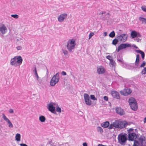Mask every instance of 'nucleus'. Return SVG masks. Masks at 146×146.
<instances>
[{
    "mask_svg": "<svg viewBox=\"0 0 146 146\" xmlns=\"http://www.w3.org/2000/svg\"><path fill=\"white\" fill-rule=\"evenodd\" d=\"M128 35L127 34H123L119 36H116L115 38L113 40L112 44L115 46L120 42H123L126 41Z\"/></svg>",
    "mask_w": 146,
    "mask_h": 146,
    "instance_id": "obj_1",
    "label": "nucleus"
},
{
    "mask_svg": "<svg viewBox=\"0 0 146 146\" xmlns=\"http://www.w3.org/2000/svg\"><path fill=\"white\" fill-rule=\"evenodd\" d=\"M115 128L122 129L125 128L128 125V123L125 120L121 121L120 119L116 120L114 121Z\"/></svg>",
    "mask_w": 146,
    "mask_h": 146,
    "instance_id": "obj_2",
    "label": "nucleus"
},
{
    "mask_svg": "<svg viewBox=\"0 0 146 146\" xmlns=\"http://www.w3.org/2000/svg\"><path fill=\"white\" fill-rule=\"evenodd\" d=\"M128 102L131 109L134 111L138 109L137 103L136 99L133 97L129 98Z\"/></svg>",
    "mask_w": 146,
    "mask_h": 146,
    "instance_id": "obj_3",
    "label": "nucleus"
},
{
    "mask_svg": "<svg viewBox=\"0 0 146 146\" xmlns=\"http://www.w3.org/2000/svg\"><path fill=\"white\" fill-rule=\"evenodd\" d=\"M76 44V41L73 39H70L68 41L66 47L69 52H73L72 50L74 49Z\"/></svg>",
    "mask_w": 146,
    "mask_h": 146,
    "instance_id": "obj_4",
    "label": "nucleus"
},
{
    "mask_svg": "<svg viewBox=\"0 0 146 146\" xmlns=\"http://www.w3.org/2000/svg\"><path fill=\"white\" fill-rule=\"evenodd\" d=\"M60 73L58 72L53 76L50 81V84L51 86H54L60 80Z\"/></svg>",
    "mask_w": 146,
    "mask_h": 146,
    "instance_id": "obj_5",
    "label": "nucleus"
},
{
    "mask_svg": "<svg viewBox=\"0 0 146 146\" xmlns=\"http://www.w3.org/2000/svg\"><path fill=\"white\" fill-rule=\"evenodd\" d=\"M134 130L132 128H130L127 130L128 134L127 140L129 141H133L135 139L136 133L134 132Z\"/></svg>",
    "mask_w": 146,
    "mask_h": 146,
    "instance_id": "obj_6",
    "label": "nucleus"
},
{
    "mask_svg": "<svg viewBox=\"0 0 146 146\" xmlns=\"http://www.w3.org/2000/svg\"><path fill=\"white\" fill-rule=\"evenodd\" d=\"M118 142L122 145H125L127 140V134L125 133L124 134H120L119 135L118 137Z\"/></svg>",
    "mask_w": 146,
    "mask_h": 146,
    "instance_id": "obj_7",
    "label": "nucleus"
},
{
    "mask_svg": "<svg viewBox=\"0 0 146 146\" xmlns=\"http://www.w3.org/2000/svg\"><path fill=\"white\" fill-rule=\"evenodd\" d=\"M54 104H55L54 103L52 102H51L47 105L46 107L48 110L51 113L55 115H57L55 110V107L54 106Z\"/></svg>",
    "mask_w": 146,
    "mask_h": 146,
    "instance_id": "obj_8",
    "label": "nucleus"
},
{
    "mask_svg": "<svg viewBox=\"0 0 146 146\" xmlns=\"http://www.w3.org/2000/svg\"><path fill=\"white\" fill-rule=\"evenodd\" d=\"M131 46V45L130 44L127 43H122L120 44L118 46L117 48L116 49L115 52H119L121 50L127 48H128Z\"/></svg>",
    "mask_w": 146,
    "mask_h": 146,
    "instance_id": "obj_9",
    "label": "nucleus"
},
{
    "mask_svg": "<svg viewBox=\"0 0 146 146\" xmlns=\"http://www.w3.org/2000/svg\"><path fill=\"white\" fill-rule=\"evenodd\" d=\"M132 92V90L130 88H127L124 89L123 90L120 91V93L121 95L126 96L130 94Z\"/></svg>",
    "mask_w": 146,
    "mask_h": 146,
    "instance_id": "obj_10",
    "label": "nucleus"
},
{
    "mask_svg": "<svg viewBox=\"0 0 146 146\" xmlns=\"http://www.w3.org/2000/svg\"><path fill=\"white\" fill-rule=\"evenodd\" d=\"M84 96L86 104L88 106H90L92 104V102L89 95L85 93L84 94Z\"/></svg>",
    "mask_w": 146,
    "mask_h": 146,
    "instance_id": "obj_11",
    "label": "nucleus"
},
{
    "mask_svg": "<svg viewBox=\"0 0 146 146\" xmlns=\"http://www.w3.org/2000/svg\"><path fill=\"white\" fill-rule=\"evenodd\" d=\"M130 35L132 38L136 37H141L142 36L139 32L135 30H133L131 31Z\"/></svg>",
    "mask_w": 146,
    "mask_h": 146,
    "instance_id": "obj_12",
    "label": "nucleus"
},
{
    "mask_svg": "<svg viewBox=\"0 0 146 146\" xmlns=\"http://www.w3.org/2000/svg\"><path fill=\"white\" fill-rule=\"evenodd\" d=\"M115 110L116 113L120 115H123L125 114V113L124 110L121 108L116 107Z\"/></svg>",
    "mask_w": 146,
    "mask_h": 146,
    "instance_id": "obj_13",
    "label": "nucleus"
},
{
    "mask_svg": "<svg viewBox=\"0 0 146 146\" xmlns=\"http://www.w3.org/2000/svg\"><path fill=\"white\" fill-rule=\"evenodd\" d=\"M111 94L113 98L117 99H119L120 97L118 92L115 91H111Z\"/></svg>",
    "mask_w": 146,
    "mask_h": 146,
    "instance_id": "obj_14",
    "label": "nucleus"
},
{
    "mask_svg": "<svg viewBox=\"0 0 146 146\" xmlns=\"http://www.w3.org/2000/svg\"><path fill=\"white\" fill-rule=\"evenodd\" d=\"M67 14L66 13H63L61 14L58 18V21L59 22H62L64 19L67 17Z\"/></svg>",
    "mask_w": 146,
    "mask_h": 146,
    "instance_id": "obj_15",
    "label": "nucleus"
},
{
    "mask_svg": "<svg viewBox=\"0 0 146 146\" xmlns=\"http://www.w3.org/2000/svg\"><path fill=\"white\" fill-rule=\"evenodd\" d=\"M15 57L16 63L18 64V66L20 65L22 63L23 59L21 56H15Z\"/></svg>",
    "mask_w": 146,
    "mask_h": 146,
    "instance_id": "obj_16",
    "label": "nucleus"
},
{
    "mask_svg": "<svg viewBox=\"0 0 146 146\" xmlns=\"http://www.w3.org/2000/svg\"><path fill=\"white\" fill-rule=\"evenodd\" d=\"M3 118L9 124V127H13V126L12 123L4 114H3Z\"/></svg>",
    "mask_w": 146,
    "mask_h": 146,
    "instance_id": "obj_17",
    "label": "nucleus"
},
{
    "mask_svg": "<svg viewBox=\"0 0 146 146\" xmlns=\"http://www.w3.org/2000/svg\"><path fill=\"white\" fill-rule=\"evenodd\" d=\"M97 72L99 74H102L104 73L106 71L105 69L102 66L97 68Z\"/></svg>",
    "mask_w": 146,
    "mask_h": 146,
    "instance_id": "obj_18",
    "label": "nucleus"
},
{
    "mask_svg": "<svg viewBox=\"0 0 146 146\" xmlns=\"http://www.w3.org/2000/svg\"><path fill=\"white\" fill-rule=\"evenodd\" d=\"M10 64L12 66H14L15 67H17L18 66V64L16 63L15 60V57H14L12 58L10 60Z\"/></svg>",
    "mask_w": 146,
    "mask_h": 146,
    "instance_id": "obj_19",
    "label": "nucleus"
},
{
    "mask_svg": "<svg viewBox=\"0 0 146 146\" xmlns=\"http://www.w3.org/2000/svg\"><path fill=\"white\" fill-rule=\"evenodd\" d=\"M140 56L139 54L136 55V58L135 62V65L136 66L135 68H136L138 66L139 64Z\"/></svg>",
    "mask_w": 146,
    "mask_h": 146,
    "instance_id": "obj_20",
    "label": "nucleus"
},
{
    "mask_svg": "<svg viewBox=\"0 0 146 146\" xmlns=\"http://www.w3.org/2000/svg\"><path fill=\"white\" fill-rule=\"evenodd\" d=\"M110 125V123L108 121H106L101 124V125L102 127L104 128H107Z\"/></svg>",
    "mask_w": 146,
    "mask_h": 146,
    "instance_id": "obj_21",
    "label": "nucleus"
},
{
    "mask_svg": "<svg viewBox=\"0 0 146 146\" xmlns=\"http://www.w3.org/2000/svg\"><path fill=\"white\" fill-rule=\"evenodd\" d=\"M7 29L4 25H3L0 27V31L2 34H4L5 33V30Z\"/></svg>",
    "mask_w": 146,
    "mask_h": 146,
    "instance_id": "obj_22",
    "label": "nucleus"
},
{
    "mask_svg": "<svg viewBox=\"0 0 146 146\" xmlns=\"http://www.w3.org/2000/svg\"><path fill=\"white\" fill-rule=\"evenodd\" d=\"M21 135L20 134L17 133L15 135V140L17 141H19L21 140Z\"/></svg>",
    "mask_w": 146,
    "mask_h": 146,
    "instance_id": "obj_23",
    "label": "nucleus"
},
{
    "mask_svg": "<svg viewBox=\"0 0 146 146\" xmlns=\"http://www.w3.org/2000/svg\"><path fill=\"white\" fill-rule=\"evenodd\" d=\"M135 68V67L134 66H131L129 64H126L125 68L130 70L134 68Z\"/></svg>",
    "mask_w": 146,
    "mask_h": 146,
    "instance_id": "obj_24",
    "label": "nucleus"
},
{
    "mask_svg": "<svg viewBox=\"0 0 146 146\" xmlns=\"http://www.w3.org/2000/svg\"><path fill=\"white\" fill-rule=\"evenodd\" d=\"M39 120L42 122H44L46 120V118L44 116L41 115L39 117Z\"/></svg>",
    "mask_w": 146,
    "mask_h": 146,
    "instance_id": "obj_25",
    "label": "nucleus"
},
{
    "mask_svg": "<svg viewBox=\"0 0 146 146\" xmlns=\"http://www.w3.org/2000/svg\"><path fill=\"white\" fill-rule=\"evenodd\" d=\"M139 141H145V136L143 135H141L138 139Z\"/></svg>",
    "mask_w": 146,
    "mask_h": 146,
    "instance_id": "obj_26",
    "label": "nucleus"
},
{
    "mask_svg": "<svg viewBox=\"0 0 146 146\" xmlns=\"http://www.w3.org/2000/svg\"><path fill=\"white\" fill-rule=\"evenodd\" d=\"M115 33L114 31H112L109 34V36L111 38H113L115 36Z\"/></svg>",
    "mask_w": 146,
    "mask_h": 146,
    "instance_id": "obj_27",
    "label": "nucleus"
},
{
    "mask_svg": "<svg viewBox=\"0 0 146 146\" xmlns=\"http://www.w3.org/2000/svg\"><path fill=\"white\" fill-rule=\"evenodd\" d=\"M97 130L98 132H100L101 133H102L104 131L102 128L101 127L98 126L97 127Z\"/></svg>",
    "mask_w": 146,
    "mask_h": 146,
    "instance_id": "obj_28",
    "label": "nucleus"
},
{
    "mask_svg": "<svg viewBox=\"0 0 146 146\" xmlns=\"http://www.w3.org/2000/svg\"><path fill=\"white\" fill-rule=\"evenodd\" d=\"M134 144L133 146H139V142L137 140H134Z\"/></svg>",
    "mask_w": 146,
    "mask_h": 146,
    "instance_id": "obj_29",
    "label": "nucleus"
},
{
    "mask_svg": "<svg viewBox=\"0 0 146 146\" xmlns=\"http://www.w3.org/2000/svg\"><path fill=\"white\" fill-rule=\"evenodd\" d=\"M114 122H113L112 123H111V124H110L109 126H108V129H113V127L115 128V125H114Z\"/></svg>",
    "mask_w": 146,
    "mask_h": 146,
    "instance_id": "obj_30",
    "label": "nucleus"
},
{
    "mask_svg": "<svg viewBox=\"0 0 146 146\" xmlns=\"http://www.w3.org/2000/svg\"><path fill=\"white\" fill-rule=\"evenodd\" d=\"M139 20L142 21V23L144 22L146 24V18L143 17H139Z\"/></svg>",
    "mask_w": 146,
    "mask_h": 146,
    "instance_id": "obj_31",
    "label": "nucleus"
},
{
    "mask_svg": "<svg viewBox=\"0 0 146 146\" xmlns=\"http://www.w3.org/2000/svg\"><path fill=\"white\" fill-rule=\"evenodd\" d=\"M57 106H58L57 105ZM55 110L56 111H57L59 113H61L62 111L61 108L58 106H57L55 108Z\"/></svg>",
    "mask_w": 146,
    "mask_h": 146,
    "instance_id": "obj_32",
    "label": "nucleus"
},
{
    "mask_svg": "<svg viewBox=\"0 0 146 146\" xmlns=\"http://www.w3.org/2000/svg\"><path fill=\"white\" fill-rule=\"evenodd\" d=\"M90 99H91V100H97V98L95 97V96L94 95H90Z\"/></svg>",
    "mask_w": 146,
    "mask_h": 146,
    "instance_id": "obj_33",
    "label": "nucleus"
},
{
    "mask_svg": "<svg viewBox=\"0 0 146 146\" xmlns=\"http://www.w3.org/2000/svg\"><path fill=\"white\" fill-rule=\"evenodd\" d=\"M33 72L34 73L35 76L38 75V73L36 70V66H35L34 68V69L33 70Z\"/></svg>",
    "mask_w": 146,
    "mask_h": 146,
    "instance_id": "obj_34",
    "label": "nucleus"
},
{
    "mask_svg": "<svg viewBox=\"0 0 146 146\" xmlns=\"http://www.w3.org/2000/svg\"><path fill=\"white\" fill-rule=\"evenodd\" d=\"M139 37H135L134 40L135 41H136L137 42H140L142 39L141 38H140Z\"/></svg>",
    "mask_w": 146,
    "mask_h": 146,
    "instance_id": "obj_35",
    "label": "nucleus"
},
{
    "mask_svg": "<svg viewBox=\"0 0 146 146\" xmlns=\"http://www.w3.org/2000/svg\"><path fill=\"white\" fill-rule=\"evenodd\" d=\"M141 73L142 75L145 74H146V67H144L143 70L141 71Z\"/></svg>",
    "mask_w": 146,
    "mask_h": 146,
    "instance_id": "obj_36",
    "label": "nucleus"
},
{
    "mask_svg": "<svg viewBox=\"0 0 146 146\" xmlns=\"http://www.w3.org/2000/svg\"><path fill=\"white\" fill-rule=\"evenodd\" d=\"M122 59V56L121 53H119L117 56V59Z\"/></svg>",
    "mask_w": 146,
    "mask_h": 146,
    "instance_id": "obj_37",
    "label": "nucleus"
},
{
    "mask_svg": "<svg viewBox=\"0 0 146 146\" xmlns=\"http://www.w3.org/2000/svg\"><path fill=\"white\" fill-rule=\"evenodd\" d=\"M11 16L16 19H18L19 17V16L17 14H12Z\"/></svg>",
    "mask_w": 146,
    "mask_h": 146,
    "instance_id": "obj_38",
    "label": "nucleus"
},
{
    "mask_svg": "<svg viewBox=\"0 0 146 146\" xmlns=\"http://www.w3.org/2000/svg\"><path fill=\"white\" fill-rule=\"evenodd\" d=\"M142 10L144 12H146V6L143 5L141 7Z\"/></svg>",
    "mask_w": 146,
    "mask_h": 146,
    "instance_id": "obj_39",
    "label": "nucleus"
},
{
    "mask_svg": "<svg viewBox=\"0 0 146 146\" xmlns=\"http://www.w3.org/2000/svg\"><path fill=\"white\" fill-rule=\"evenodd\" d=\"M94 33L91 32L89 35L88 39H90L94 35Z\"/></svg>",
    "mask_w": 146,
    "mask_h": 146,
    "instance_id": "obj_40",
    "label": "nucleus"
},
{
    "mask_svg": "<svg viewBox=\"0 0 146 146\" xmlns=\"http://www.w3.org/2000/svg\"><path fill=\"white\" fill-rule=\"evenodd\" d=\"M127 63H125L123 62V61L120 64V65L123 68H125L126 64Z\"/></svg>",
    "mask_w": 146,
    "mask_h": 146,
    "instance_id": "obj_41",
    "label": "nucleus"
},
{
    "mask_svg": "<svg viewBox=\"0 0 146 146\" xmlns=\"http://www.w3.org/2000/svg\"><path fill=\"white\" fill-rule=\"evenodd\" d=\"M146 65V62L145 61H143L142 63L140 66V67H144Z\"/></svg>",
    "mask_w": 146,
    "mask_h": 146,
    "instance_id": "obj_42",
    "label": "nucleus"
},
{
    "mask_svg": "<svg viewBox=\"0 0 146 146\" xmlns=\"http://www.w3.org/2000/svg\"><path fill=\"white\" fill-rule=\"evenodd\" d=\"M110 64L111 65H112V66H113L114 65V64L115 63V61L113 60V59H112L111 60H110Z\"/></svg>",
    "mask_w": 146,
    "mask_h": 146,
    "instance_id": "obj_43",
    "label": "nucleus"
},
{
    "mask_svg": "<svg viewBox=\"0 0 146 146\" xmlns=\"http://www.w3.org/2000/svg\"><path fill=\"white\" fill-rule=\"evenodd\" d=\"M104 100L106 101H108V98L107 96H104L103 97Z\"/></svg>",
    "mask_w": 146,
    "mask_h": 146,
    "instance_id": "obj_44",
    "label": "nucleus"
},
{
    "mask_svg": "<svg viewBox=\"0 0 146 146\" xmlns=\"http://www.w3.org/2000/svg\"><path fill=\"white\" fill-rule=\"evenodd\" d=\"M62 51L64 55H66L68 53V51L66 50L62 49Z\"/></svg>",
    "mask_w": 146,
    "mask_h": 146,
    "instance_id": "obj_45",
    "label": "nucleus"
},
{
    "mask_svg": "<svg viewBox=\"0 0 146 146\" xmlns=\"http://www.w3.org/2000/svg\"><path fill=\"white\" fill-rule=\"evenodd\" d=\"M106 58L107 59H108L110 60H111L112 59V56L110 55H108L106 56Z\"/></svg>",
    "mask_w": 146,
    "mask_h": 146,
    "instance_id": "obj_46",
    "label": "nucleus"
},
{
    "mask_svg": "<svg viewBox=\"0 0 146 146\" xmlns=\"http://www.w3.org/2000/svg\"><path fill=\"white\" fill-rule=\"evenodd\" d=\"M135 51L136 52L138 53H139V54H140L143 51L139 49L138 50H135Z\"/></svg>",
    "mask_w": 146,
    "mask_h": 146,
    "instance_id": "obj_47",
    "label": "nucleus"
},
{
    "mask_svg": "<svg viewBox=\"0 0 146 146\" xmlns=\"http://www.w3.org/2000/svg\"><path fill=\"white\" fill-rule=\"evenodd\" d=\"M61 74L62 75H63V76L66 75V74H67L66 72L64 71H62L61 72Z\"/></svg>",
    "mask_w": 146,
    "mask_h": 146,
    "instance_id": "obj_48",
    "label": "nucleus"
},
{
    "mask_svg": "<svg viewBox=\"0 0 146 146\" xmlns=\"http://www.w3.org/2000/svg\"><path fill=\"white\" fill-rule=\"evenodd\" d=\"M144 141H139V146L140 145H141V146H145V145H143V142H144Z\"/></svg>",
    "mask_w": 146,
    "mask_h": 146,
    "instance_id": "obj_49",
    "label": "nucleus"
},
{
    "mask_svg": "<svg viewBox=\"0 0 146 146\" xmlns=\"http://www.w3.org/2000/svg\"><path fill=\"white\" fill-rule=\"evenodd\" d=\"M9 112L10 113H14V111L13 109H10L9 111Z\"/></svg>",
    "mask_w": 146,
    "mask_h": 146,
    "instance_id": "obj_50",
    "label": "nucleus"
},
{
    "mask_svg": "<svg viewBox=\"0 0 146 146\" xmlns=\"http://www.w3.org/2000/svg\"><path fill=\"white\" fill-rule=\"evenodd\" d=\"M16 48L18 50H21L22 49V47L21 46H19L16 47Z\"/></svg>",
    "mask_w": 146,
    "mask_h": 146,
    "instance_id": "obj_51",
    "label": "nucleus"
},
{
    "mask_svg": "<svg viewBox=\"0 0 146 146\" xmlns=\"http://www.w3.org/2000/svg\"><path fill=\"white\" fill-rule=\"evenodd\" d=\"M131 46L132 47H133L134 48H135L136 49H138V48L134 44H133L131 45Z\"/></svg>",
    "mask_w": 146,
    "mask_h": 146,
    "instance_id": "obj_52",
    "label": "nucleus"
},
{
    "mask_svg": "<svg viewBox=\"0 0 146 146\" xmlns=\"http://www.w3.org/2000/svg\"><path fill=\"white\" fill-rule=\"evenodd\" d=\"M139 134H138L137 133V134H136V135L135 137V139H138V138H139Z\"/></svg>",
    "mask_w": 146,
    "mask_h": 146,
    "instance_id": "obj_53",
    "label": "nucleus"
},
{
    "mask_svg": "<svg viewBox=\"0 0 146 146\" xmlns=\"http://www.w3.org/2000/svg\"><path fill=\"white\" fill-rule=\"evenodd\" d=\"M20 145L21 146H28V145L25 143H21L20 144Z\"/></svg>",
    "mask_w": 146,
    "mask_h": 146,
    "instance_id": "obj_54",
    "label": "nucleus"
},
{
    "mask_svg": "<svg viewBox=\"0 0 146 146\" xmlns=\"http://www.w3.org/2000/svg\"><path fill=\"white\" fill-rule=\"evenodd\" d=\"M141 54V56H145V54L144 52L143 51L140 54Z\"/></svg>",
    "mask_w": 146,
    "mask_h": 146,
    "instance_id": "obj_55",
    "label": "nucleus"
},
{
    "mask_svg": "<svg viewBox=\"0 0 146 146\" xmlns=\"http://www.w3.org/2000/svg\"><path fill=\"white\" fill-rule=\"evenodd\" d=\"M122 59H117V60L119 62H120L121 63H122L123 62V61H122L121 60Z\"/></svg>",
    "mask_w": 146,
    "mask_h": 146,
    "instance_id": "obj_56",
    "label": "nucleus"
},
{
    "mask_svg": "<svg viewBox=\"0 0 146 146\" xmlns=\"http://www.w3.org/2000/svg\"><path fill=\"white\" fill-rule=\"evenodd\" d=\"M83 146H88V145L86 143L84 142L83 143Z\"/></svg>",
    "mask_w": 146,
    "mask_h": 146,
    "instance_id": "obj_57",
    "label": "nucleus"
},
{
    "mask_svg": "<svg viewBox=\"0 0 146 146\" xmlns=\"http://www.w3.org/2000/svg\"><path fill=\"white\" fill-rule=\"evenodd\" d=\"M98 146H107V145H104L101 144H98Z\"/></svg>",
    "mask_w": 146,
    "mask_h": 146,
    "instance_id": "obj_58",
    "label": "nucleus"
},
{
    "mask_svg": "<svg viewBox=\"0 0 146 146\" xmlns=\"http://www.w3.org/2000/svg\"><path fill=\"white\" fill-rule=\"evenodd\" d=\"M106 13L105 11H102L100 12L99 14L100 15H102V14H104V13Z\"/></svg>",
    "mask_w": 146,
    "mask_h": 146,
    "instance_id": "obj_59",
    "label": "nucleus"
},
{
    "mask_svg": "<svg viewBox=\"0 0 146 146\" xmlns=\"http://www.w3.org/2000/svg\"><path fill=\"white\" fill-rule=\"evenodd\" d=\"M143 122L144 123H146V117L144 118Z\"/></svg>",
    "mask_w": 146,
    "mask_h": 146,
    "instance_id": "obj_60",
    "label": "nucleus"
},
{
    "mask_svg": "<svg viewBox=\"0 0 146 146\" xmlns=\"http://www.w3.org/2000/svg\"><path fill=\"white\" fill-rule=\"evenodd\" d=\"M104 35L105 36H106L107 35V33L106 32H105L104 33Z\"/></svg>",
    "mask_w": 146,
    "mask_h": 146,
    "instance_id": "obj_61",
    "label": "nucleus"
},
{
    "mask_svg": "<svg viewBox=\"0 0 146 146\" xmlns=\"http://www.w3.org/2000/svg\"><path fill=\"white\" fill-rule=\"evenodd\" d=\"M52 142V140H51L50 141H49L48 143V144H49L50 145H51V143Z\"/></svg>",
    "mask_w": 146,
    "mask_h": 146,
    "instance_id": "obj_62",
    "label": "nucleus"
},
{
    "mask_svg": "<svg viewBox=\"0 0 146 146\" xmlns=\"http://www.w3.org/2000/svg\"><path fill=\"white\" fill-rule=\"evenodd\" d=\"M36 76L37 80H38V79L39 78V77L38 76V74L35 76Z\"/></svg>",
    "mask_w": 146,
    "mask_h": 146,
    "instance_id": "obj_63",
    "label": "nucleus"
},
{
    "mask_svg": "<svg viewBox=\"0 0 146 146\" xmlns=\"http://www.w3.org/2000/svg\"><path fill=\"white\" fill-rule=\"evenodd\" d=\"M129 124H128V125H129L131 124H133V122H129Z\"/></svg>",
    "mask_w": 146,
    "mask_h": 146,
    "instance_id": "obj_64",
    "label": "nucleus"
}]
</instances>
